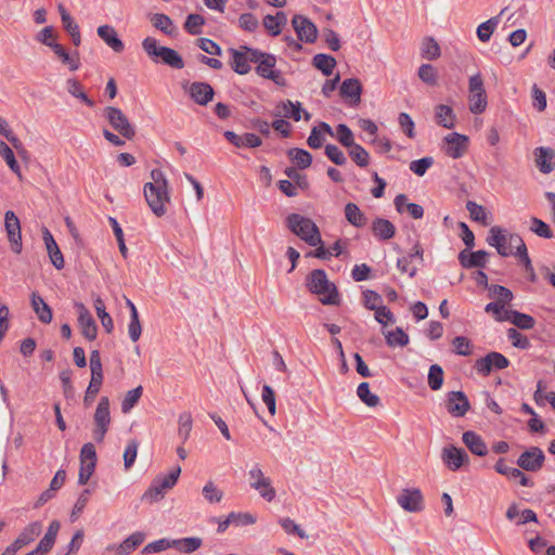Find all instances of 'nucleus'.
Listing matches in <instances>:
<instances>
[{
    "instance_id": "56",
    "label": "nucleus",
    "mask_w": 555,
    "mask_h": 555,
    "mask_svg": "<svg viewBox=\"0 0 555 555\" xmlns=\"http://www.w3.org/2000/svg\"><path fill=\"white\" fill-rule=\"evenodd\" d=\"M440 47L434 38H426L422 47V56L427 60H436L440 56Z\"/></svg>"
},
{
    "instance_id": "60",
    "label": "nucleus",
    "mask_w": 555,
    "mask_h": 555,
    "mask_svg": "<svg viewBox=\"0 0 555 555\" xmlns=\"http://www.w3.org/2000/svg\"><path fill=\"white\" fill-rule=\"evenodd\" d=\"M57 9L61 16L62 25L64 29L68 33V35L78 31L79 25L74 21L72 15L65 9V7L63 4H59Z\"/></svg>"
},
{
    "instance_id": "35",
    "label": "nucleus",
    "mask_w": 555,
    "mask_h": 555,
    "mask_svg": "<svg viewBox=\"0 0 555 555\" xmlns=\"http://www.w3.org/2000/svg\"><path fill=\"white\" fill-rule=\"evenodd\" d=\"M142 48L145 51V53L153 59L155 62H158V60L163 61L165 51L168 47L158 46L157 40L153 37H146L142 41Z\"/></svg>"
},
{
    "instance_id": "2",
    "label": "nucleus",
    "mask_w": 555,
    "mask_h": 555,
    "mask_svg": "<svg viewBox=\"0 0 555 555\" xmlns=\"http://www.w3.org/2000/svg\"><path fill=\"white\" fill-rule=\"evenodd\" d=\"M308 289L320 296L323 305H339V294L336 286L331 283L322 269H314L307 276Z\"/></svg>"
},
{
    "instance_id": "27",
    "label": "nucleus",
    "mask_w": 555,
    "mask_h": 555,
    "mask_svg": "<svg viewBox=\"0 0 555 555\" xmlns=\"http://www.w3.org/2000/svg\"><path fill=\"white\" fill-rule=\"evenodd\" d=\"M191 98L199 105H206L214 98V89L207 82H193L190 86Z\"/></svg>"
},
{
    "instance_id": "20",
    "label": "nucleus",
    "mask_w": 555,
    "mask_h": 555,
    "mask_svg": "<svg viewBox=\"0 0 555 555\" xmlns=\"http://www.w3.org/2000/svg\"><path fill=\"white\" fill-rule=\"evenodd\" d=\"M487 243L490 246L495 247L496 251L502 257H507L512 254L509 247L507 246V237L504 234V230L498 225H494L490 229Z\"/></svg>"
},
{
    "instance_id": "26",
    "label": "nucleus",
    "mask_w": 555,
    "mask_h": 555,
    "mask_svg": "<svg viewBox=\"0 0 555 555\" xmlns=\"http://www.w3.org/2000/svg\"><path fill=\"white\" fill-rule=\"evenodd\" d=\"M498 474L506 476L509 479H519V483L524 487H531L533 483L520 469L506 465L504 459H499L494 465Z\"/></svg>"
},
{
    "instance_id": "3",
    "label": "nucleus",
    "mask_w": 555,
    "mask_h": 555,
    "mask_svg": "<svg viewBox=\"0 0 555 555\" xmlns=\"http://www.w3.org/2000/svg\"><path fill=\"white\" fill-rule=\"evenodd\" d=\"M287 228L310 246L322 243L318 225L308 217L299 214H291L286 218Z\"/></svg>"
},
{
    "instance_id": "62",
    "label": "nucleus",
    "mask_w": 555,
    "mask_h": 555,
    "mask_svg": "<svg viewBox=\"0 0 555 555\" xmlns=\"http://www.w3.org/2000/svg\"><path fill=\"white\" fill-rule=\"evenodd\" d=\"M60 527H61V525H60V522L57 520L51 521L49 527H48V530H47L46 534L39 541L42 545L48 547L50 551L52 550V547H53V545L55 543L56 535L59 533Z\"/></svg>"
},
{
    "instance_id": "4",
    "label": "nucleus",
    "mask_w": 555,
    "mask_h": 555,
    "mask_svg": "<svg viewBox=\"0 0 555 555\" xmlns=\"http://www.w3.org/2000/svg\"><path fill=\"white\" fill-rule=\"evenodd\" d=\"M180 474L181 467L176 466L171 468L167 475H157L147 490L143 493L142 501L149 503L160 501L165 494L176 486Z\"/></svg>"
},
{
    "instance_id": "16",
    "label": "nucleus",
    "mask_w": 555,
    "mask_h": 555,
    "mask_svg": "<svg viewBox=\"0 0 555 555\" xmlns=\"http://www.w3.org/2000/svg\"><path fill=\"white\" fill-rule=\"evenodd\" d=\"M470 409L468 398L463 391H451L447 398V410L454 417L464 416Z\"/></svg>"
},
{
    "instance_id": "38",
    "label": "nucleus",
    "mask_w": 555,
    "mask_h": 555,
    "mask_svg": "<svg viewBox=\"0 0 555 555\" xmlns=\"http://www.w3.org/2000/svg\"><path fill=\"white\" fill-rule=\"evenodd\" d=\"M312 64L325 76H330L336 66V60L328 54L319 53L313 56Z\"/></svg>"
},
{
    "instance_id": "31",
    "label": "nucleus",
    "mask_w": 555,
    "mask_h": 555,
    "mask_svg": "<svg viewBox=\"0 0 555 555\" xmlns=\"http://www.w3.org/2000/svg\"><path fill=\"white\" fill-rule=\"evenodd\" d=\"M31 307L37 314L38 319L46 324L52 321V310L43 298L36 293L31 295Z\"/></svg>"
},
{
    "instance_id": "34",
    "label": "nucleus",
    "mask_w": 555,
    "mask_h": 555,
    "mask_svg": "<svg viewBox=\"0 0 555 555\" xmlns=\"http://www.w3.org/2000/svg\"><path fill=\"white\" fill-rule=\"evenodd\" d=\"M173 547L185 554H191L197 551L203 545V539L198 537H189L172 540Z\"/></svg>"
},
{
    "instance_id": "64",
    "label": "nucleus",
    "mask_w": 555,
    "mask_h": 555,
    "mask_svg": "<svg viewBox=\"0 0 555 555\" xmlns=\"http://www.w3.org/2000/svg\"><path fill=\"white\" fill-rule=\"evenodd\" d=\"M434 158L430 156L423 157L410 163V170L418 177H423L426 171L433 166Z\"/></svg>"
},
{
    "instance_id": "25",
    "label": "nucleus",
    "mask_w": 555,
    "mask_h": 555,
    "mask_svg": "<svg viewBox=\"0 0 555 555\" xmlns=\"http://www.w3.org/2000/svg\"><path fill=\"white\" fill-rule=\"evenodd\" d=\"M339 92L343 98L350 99V104L358 105L361 101L362 85L357 78H348L343 81Z\"/></svg>"
},
{
    "instance_id": "53",
    "label": "nucleus",
    "mask_w": 555,
    "mask_h": 555,
    "mask_svg": "<svg viewBox=\"0 0 555 555\" xmlns=\"http://www.w3.org/2000/svg\"><path fill=\"white\" fill-rule=\"evenodd\" d=\"M443 384V370L438 364H433L428 372V386L433 390H439Z\"/></svg>"
},
{
    "instance_id": "63",
    "label": "nucleus",
    "mask_w": 555,
    "mask_h": 555,
    "mask_svg": "<svg viewBox=\"0 0 555 555\" xmlns=\"http://www.w3.org/2000/svg\"><path fill=\"white\" fill-rule=\"evenodd\" d=\"M164 54L163 63L176 68V69H182L184 67V61L182 56L173 49L167 48Z\"/></svg>"
},
{
    "instance_id": "9",
    "label": "nucleus",
    "mask_w": 555,
    "mask_h": 555,
    "mask_svg": "<svg viewBox=\"0 0 555 555\" xmlns=\"http://www.w3.org/2000/svg\"><path fill=\"white\" fill-rule=\"evenodd\" d=\"M4 228L8 235V240L11 244L12 250L15 254L22 251V232L21 222L14 211L8 210L4 214Z\"/></svg>"
},
{
    "instance_id": "30",
    "label": "nucleus",
    "mask_w": 555,
    "mask_h": 555,
    "mask_svg": "<svg viewBox=\"0 0 555 555\" xmlns=\"http://www.w3.org/2000/svg\"><path fill=\"white\" fill-rule=\"evenodd\" d=\"M435 120L436 122L446 128L452 129L455 126V115L453 109L444 104H439L435 107Z\"/></svg>"
},
{
    "instance_id": "50",
    "label": "nucleus",
    "mask_w": 555,
    "mask_h": 555,
    "mask_svg": "<svg viewBox=\"0 0 555 555\" xmlns=\"http://www.w3.org/2000/svg\"><path fill=\"white\" fill-rule=\"evenodd\" d=\"M336 139L338 140V142L349 149L351 147L352 145L357 144L354 142V135L352 133V131L350 130V128L345 125V124H339L337 127H336Z\"/></svg>"
},
{
    "instance_id": "57",
    "label": "nucleus",
    "mask_w": 555,
    "mask_h": 555,
    "mask_svg": "<svg viewBox=\"0 0 555 555\" xmlns=\"http://www.w3.org/2000/svg\"><path fill=\"white\" fill-rule=\"evenodd\" d=\"M490 297L496 298L495 302L508 304L513 299L512 292L502 285H490L489 286Z\"/></svg>"
},
{
    "instance_id": "49",
    "label": "nucleus",
    "mask_w": 555,
    "mask_h": 555,
    "mask_svg": "<svg viewBox=\"0 0 555 555\" xmlns=\"http://www.w3.org/2000/svg\"><path fill=\"white\" fill-rule=\"evenodd\" d=\"M349 156L359 167L364 168L370 164L369 153L358 143L349 147Z\"/></svg>"
},
{
    "instance_id": "47",
    "label": "nucleus",
    "mask_w": 555,
    "mask_h": 555,
    "mask_svg": "<svg viewBox=\"0 0 555 555\" xmlns=\"http://www.w3.org/2000/svg\"><path fill=\"white\" fill-rule=\"evenodd\" d=\"M515 326L521 330H530L534 326V319L526 313L518 312L516 310L509 311V320Z\"/></svg>"
},
{
    "instance_id": "40",
    "label": "nucleus",
    "mask_w": 555,
    "mask_h": 555,
    "mask_svg": "<svg viewBox=\"0 0 555 555\" xmlns=\"http://www.w3.org/2000/svg\"><path fill=\"white\" fill-rule=\"evenodd\" d=\"M151 22L156 29L163 31L166 35L171 36L176 30L172 20L164 13L153 14L151 16Z\"/></svg>"
},
{
    "instance_id": "44",
    "label": "nucleus",
    "mask_w": 555,
    "mask_h": 555,
    "mask_svg": "<svg viewBox=\"0 0 555 555\" xmlns=\"http://www.w3.org/2000/svg\"><path fill=\"white\" fill-rule=\"evenodd\" d=\"M94 308L99 319L101 320L102 326L107 333H111L114 328V322L111 315L106 312L104 301L100 297L94 299Z\"/></svg>"
},
{
    "instance_id": "12",
    "label": "nucleus",
    "mask_w": 555,
    "mask_h": 555,
    "mask_svg": "<svg viewBox=\"0 0 555 555\" xmlns=\"http://www.w3.org/2000/svg\"><path fill=\"white\" fill-rule=\"evenodd\" d=\"M467 147L468 137L464 134L452 132L443 138L442 149L448 156L454 159L461 158L466 153Z\"/></svg>"
},
{
    "instance_id": "13",
    "label": "nucleus",
    "mask_w": 555,
    "mask_h": 555,
    "mask_svg": "<svg viewBox=\"0 0 555 555\" xmlns=\"http://www.w3.org/2000/svg\"><path fill=\"white\" fill-rule=\"evenodd\" d=\"M257 50L247 46H241L240 49H230L232 55L231 68L238 75L248 74L250 72L251 51Z\"/></svg>"
},
{
    "instance_id": "45",
    "label": "nucleus",
    "mask_w": 555,
    "mask_h": 555,
    "mask_svg": "<svg viewBox=\"0 0 555 555\" xmlns=\"http://www.w3.org/2000/svg\"><path fill=\"white\" fill-rule=\"evenodd\" d=\"M357 395L367 406L374 408L379 404V397L370 391V385L366 382H363L358 386Z\"/></svg>"
},
{
    "instance_id": "14",
    "label": "nucleus",
    "mask_w": 555,
    "mask_h": 555,
    "mask_svg": "<svg viewBox=\"0 0 555 555\" xmlns=\"http://www.w3.org/2000/svg\"><path fill=\"white\" fill-rule=\"evenodd\" d=\"M545 455L539 447H531L517 459V465L527 472H537L544 464Z\"/></svg>"
},
{
    "instance_id": "6",
    "label": "nucleus",
    "mask_w": 555,
    "mask_h": 555,
    "mask_svg": "<svg viewBox=\"0 0 555 555\" xmlns=\"http://www.w3.org/2000/svg\"><path fill=\"white\" fill-rule=\"evenodd\" d=\"M93 438L102 442L111 425L109 400L107 397H101L94 412Z\"/></svg>"
},
{
    "instance_id": "23",
    "label": "nucleus",
    "mask_w": 555,
    "mask_h": 555,
    "mask_svg": "<svg viewBox=\"0 0 555 555\" xmlns=\"http://www.w3.org/2000/svg\"><path fill=\"white\" fill-rule=\"evenodd\" d=\"M488 253L486 250H477L469 253L467 249L459 254V261L463 268H485Z\"/></svg>"
},
{
    "instance_id": "17",
    "label": "nucleus",
    "mask_w": 555,
    "mask_h": 555,
    "mask_svg": "<svg viewBox=\"0 0 555 555\" xmlns=\"http://www.w3.org/2000/svg\"><path fill=\"white\" fill-rule=\"evenodd\" d=\"M76 308L78 311V324L80 326L81 334L88 340H94L98 333L94 319L83 304H76Z\"/></svg>"
},
{
    "instance_id": "1",
    "label": "nucleus",
    "mask_w": 555,
    "mask_h": 555,
    "mask_svg": "<svg viewBox=\"0 0 555 555\" xmlns=\"http://www.w3.org/2000/svg\"><path fill=\"white\" fill-rule=\"evenodd\" d=\"M151 179L152 181L144 184V197L153 214L156 217H163L166 215L167 205L170 203L168 180L160 169H153Z\"/></svg>"
},
{
    "instance_id": "52",
    "label": "nucleus",
    "mask_w": 555,
    "mask_h": 555,
    "mask_svg": "<svg viewBox=\"0 0 555 555\" xmlns=\"http://www.w3.org/2000/svg\"><path fill=\"white\" fill-rule=\"evenodd\" d=\"M205 24V20L199 14H190L188 15L185 23H184V29L195 36L202 34V26Z\"/></svg>"
},
{
    "instance_id": "48",
    "label": "nucleus",
    "mask_w": 555,
    "mask_h": 555,
    "mask_svg": "<svg viewBox=\"0 0 555 555\" xmlns=\"http://www.w3.org/2000/svg\"><path fill=\"white\" fill-rule=\"evenodd\" d=\"M500 16L491 17L488 21L481 23L477 28V37L480 41L487 42L490 40L495 27L499 24Z\"/></svg>"
},
{
    "instance_id": "19",
    "label": "nucleus",
    "mask_w": 555,
    "mask_h": 555,
    "mask_svg": "<svg viewBox=\"0 0 555 555\" xmlns=\"http://www.w3.org/2000/svg\"><path fill=\"white\" fill-rule=\"evenodd\" d=\"M278 112L275 113L276 116H283L285 118H292L295 121H299L301 118V104L300 102H292L291 100H286L281 102L276 106ZM304 118L305 120H309L311 118L310 113L304 111Z\"/></svg>"
},
{
    "instance_id": "59",
    "label": "nucleus",
    "mask_w": 555,
    "mask_h": 555,
    "mask_svg": "<svg viewBox=\"0 0 555 555\" xmlns=\"http://www.w3.org/2000/svg\"><path fill=\"white\" fill-rule=\"evenodd\" d=\"M530 230L540 237L551 238L553 237V231L547 223L541 219L533 217L531 218Z\"/></svg>"
},
{
    "instance_id": "51",
    "label": "nucleus",
    "mask_w": 555,
    "mask_h": 555,
    "mask_svg": "<svg viewBox=\"0 0 555 555\" xmlns=\"http://www.w3.org/2000/svg\"><path fill=\"white\" fill-rule=\"evenodd\" d=\"M143 392L142 386H138L137 388L129 390L122 402H121V411L122 413H128L130 410L138 403Z\"/></svg>"
},
{
    "instance_id": "29",
    "label": "nucleus",
    "mask_w": 555,
    "mask_h": 555,
    "mask_svg": "<svg viewBox=\"0 0 555 555\" xmlns=\"http://www.w3.org/2000/svg\"><path fill=\"white\" fill-rule=\"evenodd\" d=\"M372 232L380 241H387L395 236L396 227L387 219L376 218L372 222Z\"/></svg>"
},
{
    "instance_id": "18",
    "label": "nucleus",
    "mask_w": 555,
    "mask_h": 555,
    "mask_svg": "<svg viewBox=\"0 0 555 555\" xmlns=\"http://www.w3.org/2000/svg\"><path fill=\"white\" fill-rule=\"evenodd\" d=\"M42 238L44 241L46 248H47V251H48V255H49V258H50L52 264L57 270L63 269L64 268L63 254L60 250L53 235L47 228H44L42 231Z\"/></svg>"
},
{
    "instance_id": "37",
    "label": "nucleus",
    "mask_w": 555,
    "mask_h": 555,
    "mask_svg": "<svg viewBox=\"0 0 555 555\" xmlns=\"http://www.w3.org/2000/svg\"><path fill=\"white\" fill-rule=\"evenodd\" d=\"M145 540V534L141 531H137L132 534H130L127 539H125L119 545H118V553L120 555H126L134 551L139 545L143 543Z\"/></svg>"
},
{
    "instance_id": "39",
    "label": "nucleus",
    "mask_w": 555,
    "mask_h": 555,
    "mask_svg": "<svg viewBox=\"0 0 555 555\" xmlns=\"http://www.w3.org/2000/svg\"><path fill=\"white\" fill-rule=\"evenodd\" d=\"M53 52L61 59V61L68 65L70 70H77L80 66L78 52H75L74 54H69L63 46L60 43L52 46Z\"/></svg>"
},
{
    "instance_id": "7",
    "label": "nucleus",
    "mask_w": 555,
    "mask_h": 555,
    "mask_svg": "<svg viewBox=\"0 0 555 555\" xmlns=\"http://www.w3.org/2000/svg\"><path fill=\"white\" fill-rule=\"evenodd\" d=\"M104 117L107 119L111 127L121 137L131 140L135 135L134 127L130 124L121 109L114 106H107L104 108Z\"/></svg>"
},
{
    "instance_id": "33",
    "label": "nucleus",
    "mask_w": 555,
    "mask_h": 555,
    "mask_svg": "<svg viewBox=\"0 0 555 555\" xmlns=\"http://www.w3.org/2000/svg\"><path fill=\"white\" fill-rule=\"evenodd\" d=\"M346 220L356 228H363L367 223L366 216L361 211L359 206L354 203H348L345 206Z\"/></svg>"
},
{
    "instance_id": "55",
    "label": "nucleus",
    "mask_w": 555,
    "mask_h": 555,
    "mask_svg": "<svg viewBox=\"0 0 555 555\" xmlns=\"http://www.w3.org/2000/svg\"><path fill=\"white\" fill-rule=\"evenodd\" d=\"M202 493L204 499L210 504L219 503L223 498V492L212 481H208L203 487Z\"/></svg>"
},
{
    "instance_id": "36",
    "label": "nucleus",
    "mask_w": 555,
    "mask_h": 555,
    "mask_svg": "<svg viewBox=\"0 0 555 555\" xmlns=\"http://www.w3.org/2000/svg\"><path fill=\"white\" fill-rule=\"evenodd\" d=\"M67 92L76 99L82 101L89 107L94 106V101L91 100L83 91L82 85L75 78H69L66 81Z\"/></svg>"
},
{
    "instance_id": "28",
    "label": "nucleus",
    "mask_w": 555,
    "mask_h": 555,
    "mask_svg": "<svg viewBox=\"0 0 555 555\" xmlns=\"http://www.w3.org/2000/svg\"><path fill=\"white\" fill-rule=\"evenodd\" d=\"M462 440L468 450L478 456H485L488 453V448L481 436L475 431L468 430L463 434Z\"/></svg>"
},
{
    "instance_id": "22",
    "label": "nucleus",
    "mask_w": 555,
    "mask_h": 555,
    "mask_svg": "<svg viewBox=\"0 0 555 555\" xmlns=\"http://www.w3.org/2000/svg\"><path fill=\"white\" fill-rule=\"evenodd\" d=\"M98 36L116 53L125 49L124 42L119 39L117 31L111 25H101L96 29Z\"/></svg>"
},
{
    "instance_id": "46",
    "label": "nucleus",
    "mask_w": 555,
    "mask_h": 555,
    "mask_svg": "<svg viewBox=\"0 0 555 555\" xmlns=\"http://www.w3.org/2000/svg\"><path fill=\"white\" fill-rule=\"evenodd\" d=\"M179 428H178V436L181 439L182 443H184L191 434L193 420L192 415L189 412H183L179 415L178 420Z\"/></svg>"
},
{
    "instance_id": "61",
    "label": "nucleus",
    "mask_w": 555,
    "mask_h": 555,
    "mask_svg": "<svg viewBox=\"0 0 555 555\" xmlns=\"http://www.w3.org/2000/svg\"><path fill=\"white\" fill-rule=\"evenodd\" d=\"M417 75L423 82L429 86L437 85V70L433 65L422 64L418 68Z\"/></svg>"
},
{
    "instance_id": "32",
    "label": "nucleus",
    "mask_w": 555,
    "mask_h": 555,
    "mask_svg": "<svg viewBox=\"0 0 555 555\" xmlns=\"http://www.w3.org/2000/svg\"><path fill=\"white\" fill-rule=\"evenodd\" d=\"M42 532L41 521H33L27 525L15 539L23 547L34 542Z\"/></svg>"
},
{
    "instance_id": "42",
    "label": "nucleus",
    "mask_w": 555,
    "mask_h": 555,
    "mask_svg": "<svg viewBox=\"0 0 555 555\" xmlns=\"http://www.w3.org/2000/svg\"><path fill=\"white\" fill-rule=\"evenodd\" d=\"M386 343L390 347H404L409 344V336L403 332L401 327H397L393 331L384 332Z\"/></svg>"
},
{
    "instance_id": "43",
    "label": "nucleus",
    "mask_w": 555,
    "mask_h": 555,
    "mask_svg": "<svg viewBox=\"0 0 555 555\" xmlns=\"http://www.w3.org/2000/svg\"><path fill=\"white\" fill-rule=\"evenodd\" d=\"M466 209L468 210L470 218L474 221L480 222L483 225L489 224L488 212L483 206H481L473 201H468L466 203Z\"/></svg>"
},
{
    "instance_id": "11",
    "label": "nucleus",
    "mask_w": 555,
    "mask_h": 555,
    "mask_svg": "<svg viewBox=\"0 0 555 555\" xmlns=\"http://www.w3.org/2000/svg\"><path fill=\"white\" fill-rule=\"evenodd\" d=\"M509 361L505 356L500 352L492 351L483 358L478 359L475 362V369L478 373L487 376L491 373L492 369L502 370L507 367Z\"/></svg>"
},
{
    "instance_id": "5",
    "label": "nucleus",
    "mask_w": 555,
    "mask_h": 555,
    "mask_svg": "<svg viewBox=\"0 0 555 555\" xmlns=\"http://www.w3.org/2000/svg\"><path fill=\"white\" fill-rule=\"evenodd\" d=\"M251 63L257 64L255 69L258 76L272 80L278 86H286V79L280 70L275 69V55L260 50L251 51Z\"/></svg>"
},
{
    "instance_id": "21",
    "label": "nucleus",
    "mask_w": 555,
    "mask_h": 555,
    "mask_svg": "<svg viewBox=\"0 0 555 555\" xmlns=\"http://www.w3.org/2000/svg\"><path fill=\"white\" fill-rule=\"evenodd\" d=\"M442 460L450 469L457 470L465 462H468V455L463 449L451 446L443 449Z\"/></svg>"
},
{
    "instance_id": "15",
    "label": "nucleus",
    "mask_w": 555,
    "mask_h": 555,
    "mask_svg": "<svg viewBox=\"0 0 555 555\" xmlns=\"http://www.w3.org/2000/svg\"><path fill=\"white\" fill-rule=\"evenodd\" d=\"M292 25L300 41L313 43L317 40L318 28L309 18L302 15H295L292 20Z\"/></svg>"
},
{
    "instance_id": "10",
    "label": "nucleus",
    "mask_w": 555,
    "mask_h": 555,
    "mask_svg": "<svg viewBox=\"0 0 555 555\" xmlns=\"http://www.w3.org/2000/svg\"><path fill=\"white\" fill-rule=\"evenodd\" d=\"M397 503L409 513H417L424 508V498L417 488L403 489L397 496Z\"/></svg>"
},
{
    "instance_id": "8",
    "label": "nucleus",
    "mask_w": 555,
    "mask_h": 555,
    "mask_svg": "<svg viewBox=\"0 0 555 555\" xmlns=\"http://www.w3.org/2000/svg\"><path fill=\"white\" fill-rule=\"evenodd\" d=\"M249 485L253 489L258 491L259 495L267 500L268 502H271L275 495L276 491L271 486L270 478L266 477L260 466L257 464L255 465L249 472Z\"/></svg>"
},
{
    "instance_id": "41",
    "label": "nucleus",
    "mask_w": 555,
    "mask_h": 555,
    "mask_svg": "<svg viewBox=\"0 0 555 555\" xmlns=\"http://www.w3.org/2000/svg\"><path fill=\"white\" fill-rule=\"evenodd\" d=\"M287 155L300 169L308 168L312 163V155L302 149H289Z\"/></svg>"
},
{
    "instance_id": "54",
    "label": "nucleus",
    "mask_w": 555,
    "mask_h": 555,
    "mask_svg": "<svg viewBox=\"0 0 555 555\" xmlns=\"http://www.w3.org/2000/svg\"><path fill=\"white\" fill-rule=\"evenodd\" d=\"M468 102H469V111L473 114H481L487 108V104H488L487 94H486V92L469 94Z\"/></svg>"
},
{
    "instance_id": "58",
    "label": "nucleus",
    "mask_w": 555,
    "mask_h": 555,
    "mask_svg": "<svg viewBox=\"0 0 555 555\" xmlns=\"http://www.w3.org/2000/svg\"><path fill=\"white\" fill-rule=\"evenodd\" d=\"M0 156L3 157L7 165L13 172L20 173L21 168L15 159L14 153L11 147L3 141H0Z\"/></svg>"
},
{
    "instance_id": "24",
    "label": "nucleus",
    "mask_w": 555,
    "mask_h": 555,
    "mask_svg": "<svg viewBox=\"0 0 555 555\" xmlns=\"http://www.w3.org/2000/svg\"><path fill=\"white\" fill-rule=\"evenodd\" d=\"M535 164L542 173H550L555 168V151L550 147H537Z\"/></svg>"
}]
</instances>
